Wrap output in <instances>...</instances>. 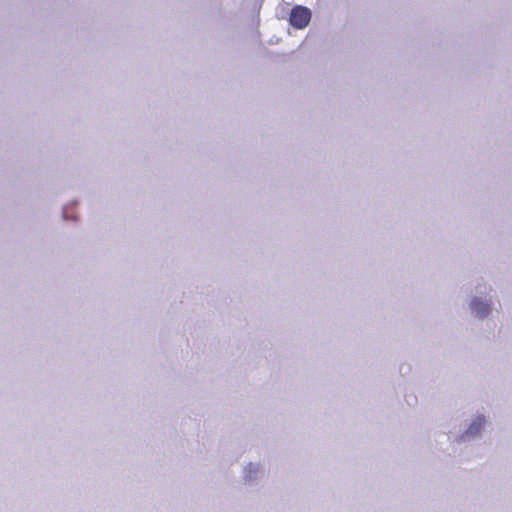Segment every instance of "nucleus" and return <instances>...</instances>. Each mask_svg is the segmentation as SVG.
Masks as SVG:
<instances>
[{"instance_id":"2","label":"nucleus","mask_w":512,"mask_h":512,"mask_svg":"<svg viewBox=\"0 0 512 512\" xmlns=\"http://www.w3.org/2000/svg\"><path fill=\"white\" fill-rule=\"evenodd\" d=\"M472 310L479 317H485L490 312V306L487 303H484L478 299H474L471 303Z\"/></svg>"},{"instance_id":"1","label":"nucleus","mask_w":512,"mask_h":512,"mask_svg":"<svg viewBox=\"0 0 512 512\" xmlns=\"http://www.w3.org/2000/svg\"><path fill=\"white\" fill-rule=\"evenodd\" d=\"M310 20V9L304 6H295L292 8L289 21L293 27L303 29L309 24Z\"/></svg>"},{"instance_id":"3","label":"nucleus","mask_w":512,"mask_h":512,"mask_svg":"<svg viewBox=\"0 0 512 512\" xmlns=\"http://www.w3.org/2000/svg\"><path fill=\"white\" fill-rule=\"evenodd\" d=\"M480 422L479 423H473L470 428L468 429L467 433H471V434H474L476 432L479 431V429L481 428L482 426V422L484 421V419H479Z\"/></svg>"}]
</instances>
